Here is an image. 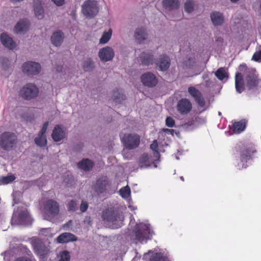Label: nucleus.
Segmentation results:
<instances>
[{
  "mask_svg": "<svg viewBox=\"0 0 261 261\" xmlns=\"http://www.w3.org/2000/svg\"><path fill=\"white\" fill-rule=\"evenodd\" d=\"M244 78V82H243L242 74L240 73L236 74L235 87L237 92L239 93L244 90L243 84L249 89H252L257 87L260 84V80L258 79L256 70L254 69H247Z\"/></svg>",
  "mask_w": 261,
  "mask_h": 261,
  "instance_id": "1",
  "label": "nucleus"
},
{
  "mask_svg": "<svg viewBox=\"0 0 261 261\" xmlns=\"http://www.w3.org/2000/svg\"><path fill=\"white\" fill-rule=\"evenodd\" d=\"M134 232L135 239L141 243L146 242L151 239L153 233L150 225L144 223L137 224Z\"/></svg>",
  "mask_w": 261,
  "mask_h": 261,
  "instance_id": "2",
  "label": "nucleus"
},
{
  "mask_svg": "<svg viewBox=\"0 0 261 261\" xmlns=\"http://www.w3.org/2000/svg\"><path fill=\"white\" fill-rule=\"evenodd\" d=\"M98 11V4L96 1L87 0L85 1L82 5V12L87 18L94 17Z\"/></svg>",
  "mask_w": 261,
  "mask_h": 261,
  "instance_id": "3",
  "label": "nucleus"
},
{
  "mask_svg": "<svg viewBox=\"0 0 261 261\" xmlns=\"http://www.w3.org/2000/svg\"><path fill=\"white\" fill-rule=\"evenodd\" d=\"M59 205L53 200L47 201L43 210V216L44 219L50 220L59 213Z\"/></svg>",
  "mask_w": 261,
  "mask_h": 261,
  "instance_id": "4",
  "label": "nucleus"
},
{
  "mask_svg": "<svg viewBox=\"0 0 261 261\" xmlns=\"http://www.w3.org/2000/svg\"><path fill=\"white\" fill-rule=\"evenodd\" d=\"M31 218L25 209L14 210L12 220V225H26L30 222Z\"/></svg>",
  "mask_w": 261,
  "mask_h": 261,
  "instance_id": "5",
  "label": "nucleus"
},
{
  "mask_svg": "<svg viewBox=\"0 0 261 261\" xmlns=\"http://www.w3.org/2000/svg\"><path fill=\"white\" fill-rule=\"evenodd\" d=\"M39 94L38 88L33 83L24 85L20 90L19 94L23 98L30 100L36 97Z\"/></svg>",
  "mask_w": 261,
  "mask_h": 261,
  "instance_id": "6",
  "label": "nucleus"
},
{
  "mask_svg": "<svg viewBox=\"0 0 261 261\" xmlns=\"http://www.w3.org/2000/svg\"><path fill=\"white\" fill-rule=\"evenodd\" d=\"M121 140L126 149H133L138 147L140 142V136L136 134H127L121 136Z\"/></svg>",
  "mask_w": 261,
  "mask_h": 261,
  "instance_id": "7",
  "label": "nucleus"
},
{
  "mask_svg": "<svg viewBox=\"0 0 261 261\" xmlns=\"http://www.w3.org/2000/svg\"><path fill=\"white\" fill-rule=\"evenodd\" d=\"M41 66L38 63L29 61L22 65V71L28 75L38 74L40 71Z\"/></svg>",
  "mask_w": 261,
  "mask_h": 261,
  "instance_id": "8",
  "label": "nucleus"
},
{
  "mask_svg": "<svg viewBox=\"0 0 261 261\" xmlns=\"http://www.w3.org/2000/svg\"><path fill=\"white\" fill-rule=\"evenodd\" d=\"M15 139V136L13 134L5 133L0 140L1 145L4 149L8 150L13 147Z\"/></svg>",
  "mask_w": 261,
  "mask_h": 261,
  "instance_id": "9",
  "label": "nucleus"
},
{
  "mask_svg": "<svg viewBox=\"0 0 261 261\" xmlns=\"http://www.w3.org/2000/svg\"><path fill=\"white\" fill-rule=\"evenodd\" d=\"M176 109L181 115H187L192 110V102L187 98H181L178 101Z\"/></svg>",
  "mask_w": 261,
  "mask_h": 261,
  "instance_id": "10",
  "label": "nucleus"
},
{
  "mask_svg": "<svg viewBox=\"0 0 261 261\" xmlns=\"http://www.w3.org/2000/svg\"><path fill=\"white\" fill-rule=\"evenodd\" d=\"M33 247L35 253L42 259L48 256L50 252L49 249L40 240L36 241L33 244Z\"/></svg>",
  "mask_w": 261,
  "mask_h": 261,
  "instance_id": "11",
  "label": "nucleus"
},
{
  "mask_svg": "<svg viewBox=\"0 0 261 261\" xmlns=\"http://www.w3.org/2000/svg\"><path fill=\"white\" fill-rule=\"evenodd\" d=\"M170 62L169 57L166 54H163L158 58L155 64L159 70L166 71L169 69Z\"/></svg>",
  "mask_w": 261,
  "mask_h": 261,
  "instance_id": "12",
  "label": "nucleus"
},
{
  "mask_svg": "<svg viewBox=\"0 0 261 261\" xmlns=\"http://www.w3.org/2000/svg\"><path fill=\"white\" fill-rule=\"evenodd\" d=\"M102 218L105 220L115 224H119L123 220V217L118 216L117 213L112 212L111 210H106L102 215Z\"/></svg>",
  "mask_w": 261,
  "mask_h": 261,
  "instance_id": "13",
  "label": "nucleus"
},
{
  "mask_svg": "<svg viewBox=\"0 0 261 261\" xmlns=\"http://www.w3.org/2000/svg\"><path fill=\"white\" fill-rule=\"evenodd\" d=\"M48 122L44 123L43 126L38 133V136L35 139V143L39 146H44L46 145V130L48 126Z\"/></svg>",
  "mask_w": 261,
  "mask_h": 261,
  "instance_id": "14",
  "label": "nucleus"
},
{
  "mask_svg": "<svg viewBox=\"0 0 261 261\" xmlns=\"http://www.w3.org/2000/svg\"><path fill=\"white\" fill-rule=\"evenodd\" d=\"M115 55L113 49L110 46H106L99 49L98 57L101 61L108 62L112 60Z\"/></svg>",
  "mask_w": 261,
  "mask_h": 261,
  "instance_id": "15",
  "label": "nucleus"
},
{
  "mask_svg": "<svg viewBox=\"0 0 261 261\" xmlns=\"http://www.w3.org/2000/svg\"><path fill=\"white\" fill-rule=\"evenodd\" d=\"M141 79L144 85L150 87L155 86L158 83V80L155 75L150 72L142 74Z\"/></svg>",
  "mask_w": 261,
  "mask_h": 261,
  "instance_id": "16",
  "label": "nucleus"
},
{
  "mask_svg": "<svg viewBox=\"0 0 261 261\" xmlns=\"http://www.w3.org/2000/svg\"><path fill=\"white\" fill-rule=\"evenodd\" d=\"M66 135V129L60 125H57L53 130L51 137L54 141L59 142L64 139Z\"/></svg>",
  "mask_w": 261,
  "mask_h": 261,
  "instance_id": "17",
  "label": "nucleus"
},
{
  "mask_svg": "<svg viewBox=\"0 0 261 261\" xmlns=\"http://www.w3.org/2000/svg\"><path fill=\"white\" fill-rule=\"evenodd\" d=\"M158 161V159L154 158L152 159L151 157L149 156L146 154H142L139 159V164L141 168H145L147 167H156L154 161Z\"/></svg>",
  "mask_w": 261,
  "mask_h": 261,
  "instance_id": "18",
  "label": "nucleus"
},
{
  "mask_svg": "<svg viewBox=\"0 0 261 261\" xmlns=\"http://www.w3.org/2000/svg\"><path fill=\"white\" fill-rule=\"evenodd\" d=\"M29 27L30 22L27 19H20L15 25L14 32L16 34H23L28 31Z\"/></svg>",
  "mask_w": 261,
  "mask_h": 261,
  "instance_id": "19",
  "label": "nucleus"
},
{
  "mask_svg": "<svg viewBox=\"0 0 261 261\" xmlns=\"http://www.w3.org/2000/svg\"><path fill=\"white\" fill-rule=\"evenodd\" d=\"M2 43L7 48L13 49L16 46V42L7 33H3L0 36Z\"/></svg>",
  "mask_w": 261,
  "mask_h": 261,
  "instance_id": "20",
  "label": "nucleus"
},
{
  "mask_svg": "<svg viewBox=\"0 0 261 261\" xmlns=\"http://www.w3.org/2000/svg\"><path fill=\"white\" fill-rule=\"evenodd\" d=\"M188 92L195 99V101L200 107H203L205 102L200 92L194 87H190L188 88Z\"/></svg>",
  "mask_w": 261,
  "mask_h": 261,
  "instance_id": "21",
  "label": "nucleus"
},
{
  "mask_svg": "<svg viewBox=\"0 0 261 261\" xmlns=\"http://www.w3.org/2000/svg\"><path fill=\"white\" fill-rule=\"evenodd\" d=\"M212 23L215 26L222 25L224 22V17L222 13L218 11H214L210 14Z\"/></svg>",
  "mask_w": 261,
  "mask_h": 261,
  "instance_id": "22",
  "label": "nucleus"
},
{
  "mask_svg": "<svg viewBox=\"0 0 261 261\" xmlns=\"http://www.w3.org/2000/svg\"><path fill=\"white\" fill-rule=\"evenodd\" d=\"M64 36L63 33L61 31L54 32L51 36L50 40L51 43L55 46H60L64 40Z\"/></svg>",
  "mask_w": 261,
  "mask_h": 261,
  "instance_id": "23",
  "label": "nucleus"
},
{
  "mask_svg": "<svg viewBox=\"0 0 261 261\" xmlns=\"http://www.w3.org/2000/svg\"><path fill=\"white\" fill-rule=\"evenodd\" d=\"M251 154V151L248 150H244L241 152L240 162L238 165L239 169L247 167V162L250 158Z\"/></svg>",
  "mask_w": 261,
  "mask_h": 261,
  "instance_id": "24",
  "label": "nucleus"
},
{
  "mask_svg": "<svg viewBox=\"0 0 261 261\" xmlns=\"http://www.w3.org/2000/svg\"><path fill=\"white\" fill-rule=\"evenodd\" d=\"M134 37L139 43H142L147 39L148 34L144 28H138L135 32Z\"/></svg>",
  "mask_w": 261,
  "mask_h": 261,
  "instance_id": "25",
  "label": "nucleus"
},
{
  "mask_svg": "<svg viewBox=\"0 0 261 261\" xmlns=\"http://www.w3.org/2000/svg\"><path fill=\"white\" fill-rule=\"evenodd\" d=\"M77 240L76 237L73 234L65 232L60 235L57 239L59 243H65L69 242L74 241Z\"/></svg>",
  "mask_w": 261,
  "mask_h": 261,
  "instance_id": "26",
  "label": "nucleus"
},
{
  "mask_svg": "<svg viewBox=\"0 0 261 261\" xmlns=\"http://www.w3.org/2000/svg\"><path fill=\"white\" fill-rule=\"evenodd\" d=\"M140 60L142 64L146 65H152L154 63V58L152 54L150 52H143L140 56Z\"/></svg>",
  "mask_w": 261,
  "mask_h": 261,
  "instance_id": "27",
  "label": "nucleus"
},
{
  "mask_svg": "<svg viewBox=\"0 0 261 261\" xmlns=\"http://www.w3.org/2000/svg\"><path fill=\"white\" fill-rule=\"evenodd\" d=\"M162 4L165 9L169 10H176L180 5L178 0H163Z\"/></svg>",
  "mask_w": 261,
  "mask_h": 261,
  "instance_id": "28",
  "label": "nucleus"
},
{
  "mask_svg": "<svg viewBox=\"0 0 261 261\" xmlns=\"http://www.w3.org/2000/svg\"><path fill=\"white\" fill-rule=\"evenodd\" d=\"M112 98L116 103H120L125 99V97L122 90L116 89L113 91Z\"/></svg>",
  "mask_w": 261,
  "mask_h": 261,
  "instance_id": "29",
  "label": "nucleus"
},
{
  "mask_svg": "<svg viewBox=\"0 0 261 261\" xmlns=\"http://www.w3.org/2000/svg\"><path fill=\"white\" fill-rule=\"evenodd\" d=\"M215 76L220 81L225 79L227 80L228 78V73L227 70L223 67L219 68L215 72Z\"/></svg>",
  "mask_w": 261,
  "mask_h": 261,
  "instance_id": "30",
  "label": "nucleus"
},
{
  "mask_svg": "<svg viewBox=\"0 0 261 261\" xmlns=\"http://www.w3.org/2000/svg\"><path fill=\"white\" fill-rule=\"evenodd\" d=\"M93 163L89 159H84L79 163L78 166L84 170H89L93 166Z\"/></svg>",
  "mask_w": 261,
  "mask_h": 261,
  "instance_id": "31",
  "label": "nucleus"
},
{
  "mask_svg": "<svg viewBox=\"0 0 261 261\" xmlns=\"http://www.w3.org/2000/svg\"><path fill=\"white\" fill-rule=\"evenodd\" d=\"M107 181L105 178L97 180L94 187L95 190L97 193H102L105 189Z\"/></svg>",
  "mask_w": 261,
  "mask_h": 261,
  "instance_id": "32",
  "label": "nucleus"
},
{
  "mask_svg": "<svg viewBox=\"0 0 261 261\" xmlns=\"http://www.w3.org/2000/svg\"><path fill=\"white\" fill-rule=\"evenodd\" d=\"M34 12L36 17L39 19H41L44 16V11L41 4L39 2H37L34 5Z\"/></svg>",
  "mask_w": 261,
  "mask_h": 261,
  "instance_id": "33",
  "label": "nucleus"
},
{
  "mask_svg": "<svg viewBox=\"0 0 261 261\" xmlns=\"http://www.w3.org/2000/svg\"><path fill=\"white\" fill-rule=\"evenodd\" d=\"M120 195L124 199L128 200L130 199L131 191L130 188L126 186L121 188L119 191Z\"/></svg>",
  "mask_w": 261,
  "mask_h": 261,
  "instance_id": "34",
  "label": "nucleus"
},
{
  "mask_svg": "<svg viewBox=\"0 0 261 261\" xmlns=\"http://www.w3.org/2000/svg\"><path fill=\"white\" fill-rule=\"evenodd\" d=\"M246 127V122L245 120L235 122L233 125V132L235 133L239 134L243 131Z\"/></svg>",
  "mask_w": 261,
  "mask_h": 261,
  "instance_id": "35",
  "label": "nucleus"
},
{
  "mask_svg": "<svg viewBox=\"0 0 261 261\" xmlns=\"http://www.w3.org/2000/svg\"><path fill=\"white\" fill-rule=\"evenodd\" d=\"M149 261H169L167 255L162 253H155L152 254Z\"/></svg>",
  "mask_w": 261,
  "mask_h": 261,
  "instance_id": "36",
  "label": "nucleus"
},
{
  "mask_svg": "<svg viewBox=\"0 0 261 261\" xmlns=\"http://www.w3.org/2000/svg\"><path fill=\"white\" fill-rule=\"evenodd\" d=\"M112 35V30L109 29L108 31L104 32L99 40V43L105 44L110 40Z\"/></svg>",
  "mask_w": 261,
  "mask_h": 261,
  "instance_id": "37",
  "label": "nucleus"
},
{
  "mask_svg": "<svg viewBox=\"0 0 261 261\" xmlns=\"http://www.w3.org/2000/svg\"><path fill=\"white\" fill-rule=\"evenodd\" d=\"M83 68L86 71H90L94 67V62L90 58L86 59L83 62Z\"/></svg>",
  "mask_w": 261,
  "mask_h": 261,
  "instance_id": "38",
  "label": "nucleus"
},
{
  "mask_svg": "<svg viewBox=\"0 0 261 261\" xmlns=\"http://www.w3.org/2000/svg\"><path fill=\"white\" fill-rule=\"evenodd\" d=\"M58 257L59 261H69L70 255L68 251L64 250L59 253Z\"/></svg>",
  "mask_w": 261,
  "mask_h": 261,
  "instance_id": "39",
  "label": "nucleus"
},
{
  "mask_svg": "<svg viewBox=\"0 0 261 261\" xmlns=\"http://www.w3.org/2000/svg\"><path fill=\"white\" fill-rule=\"evenodd\" d=\"M194 4L193 1L188 0L184 5L185 10L188 13L192 12L194 10Z\"/></svg>",
  "mask_w": 261,
  "mask_h": 261,
  "instance_id": "40",
  "label": "nucleus"
},
{
  "mask_svg": "<svg viewBox=\"0 0 261 261\" xmlns=\"http://www.w3.org/2000/svg\"><path fill=\"white\" fill-rule=\"evenodd\" d=\"M15 179V177L13 175H11L1 178L0 182L4 185H6L12 182Z\"/></svg>",
  "mask_w": 261,
  "mask_h": 261,
  "instance_id": "41",
  "label": "nucleus"
},
{
  "mask_svg": "<svg viewBox=\"0 0 261 261\" xmlns=\"http://www.w3.org/2000/svg\"><path fill=\"white\" fill-rule=\"evenodd\" d=\"M158 148V143L156 140H154L153 142L150 145V148L154 151L153 157L158 159V161H159V153L157 151L156 149Z\"/></svg>",
  "mask_w": 261,
  "mask_h": 261,
  "instance_id": "42",
  "label": "nucleus"
},
{
  "mask_svg": "<svg viewBox=\"0 0 261 261\" xmlns=\"http://www.w3.org/2000/svg\"><path fill=\"white\" fill-rule=\"evenodd\" d=\"M174 130L172 129L164 128L159 133V137H164L167 135L173 136Z\"/></svg>",
  "mask_w": 261,
  "mask_h": 261,
  "instance_id": "43",
  "label": "nucleus"
},
{
  "mask_svg": "<svg viewBox=\"0 0 261 261\" xmlns=\"http://www.w3.org/2000/svg\"><path fill=\"white\" fill-rule=\"evenodd\" d=\"M77 208V203L74 200H71L68 204V211L74 212L76 210Z\"/></svg>",
  "mask_w": 261,
  "mask_h": 261,
  "instance_id": "44",
  "label": "nucleus"
},
{
  "mask_svg": "<svg viewBox=\"0 0 261 261\" xmlns=\"http://www.w3.org/2000/svg\"><path fill=\"white\" fill-rule=\"evenodd\" d=\"M252 60L257 61L260 62L261 61V50L256 51L255 52L254 55L252 56Z\"/></svg>",
  "mask_w": 261,
  "mask_h": 261,
  "instance_id": "45",
  "label": "nucleus"
},
{
  "mask_svg": "<svg viewBox=\"0 0 261 261\" xmlns=\"http://www.w3.org/2000/svg\"><path fill=\"white\" fill-rule=\"evenodd\" d=\"M203 77L204 81L202 84L206 87H210L211 86L212 82L208 79L207 75H203Z\"/></svg>",
  "mask_w": 261,
  "mask_h": 261,
  "instance_id": "46",
  "label": "nucleus"
},
{
  "mask_svg": "<svg viewBox=\"0 0 261 261\" xmlns=\"http://www.w3.org/2000/svg\"><path fill=\"white\" fill-rule=\"evenodd\" d=\"M175 122L174 119L170 117H168L166 119V124L168 127H173L174 125Z\"/></svg>",
  "mask_w": 261,
  "mask_h": 261,
  "instance_id": "47",
  "label": "nucleus"
},
{
  "mask_svg": "<svg viewBox=\"0 0 261 261\" xmlns=\"http://www.w3.org/2000/svg\"><path fill=\"white\" fill-rule=\"evenodd\" d=\"M41 232L44 236L52 237V235L50 234L51 229L50 228H42L41 230Z\"/></svg>",
  "mask_w": 261,
  "mask_h": 261,
  "instance_id": "48",
  "label": "nucleus"
},
{
  "mask_svg": "<svg viewBox=\"0 0 261 261\" xmlns=\"http://www.w3.org/2000/svg\"><path fill=\"white\" fill-rule=\"evenodd\" d=\"M88 205L86 202L82 201L80 205V210L81 212H85L88 208Z\"/></svg>",
  "mask_w": 261,
  "mask_h": 261,
  "instance_id": "49",
  "label": "nucleus"
},
{
  "mask_svg": "<svg viewBox=\"0 0 261 261\" xmlns=\"http://www.w3.org/2000/svg\"><path fill=\"white\" fill-rule=\"evenodd\" d=\"M128 208L131 210V211H134V210H136L137 209V207L135 206H134L133 204H132V199H129L128 200Z\"/></svg>",
  "mask_w": 261,
  "mask_h": 261,
  "instance_id": "50",
  "label": "nucleus"
},
{
  "mask_svg": "<svg viewBox=\"0 0 261 261\" xmlns=\"http://www.w3.org/2000/svg\"><path fill=\"white\" fill-rule=\"evenodd\" d=\"M52 1L57 6H60L64 3V0H52Z\"/></svg>",
  "mask_w": 261,
  "mask_h": 261,
  "instance_id": "51",
  "label": "nucleus"
},
{
  "mask_svg": "<svg viewBox=\"0 0 261 261\" xmlns=\"http://www.w3.org/2000/svg\"><path fill=\"white\" fill-rule=\"evenodd\" d=\"M15 261H32L30 259L27 258H17Z\"/></svg>",
  "mask_w": 261,
  "mask_h": 261,
  "instance_id": "52",
  "label": "nucleus"
},
{
  "mask_svg": "<svg viewBox=\"0 0 261 261\" xmlns=\"http://www.w3.org/2000/svg\"><path fill=\"white\" fill-rule=\"evenodd\" d=\"M19 193H17V192H15L13 194V200L15 202V203H17V201L16 200V197H15V195H19Z\"/></svg>",
  "mask_w": 261,
  "mask_h": 261,
  "instance_id": "53",
  "label": "nucleus"
},
{
  "mask_svg": "<svg viewBox=\"0 0 261 261\" xmlns=\"http://www.w3.org/2000/svg\"><path fill=\"white\" fill-rule=\"evenodd\" d=\"M23 1V0H11V2H12L13 4H16Z\"/></svg>",
  "mask_w": 261,
  "mask_h": 261,
  "instance_id": "54",
  "label": "nucleus"
},
{
  "mask_svg": "<svg viewBox=\"0 0 261 261\" xmlns=\"http://www.w3.org/2000/svg\"><path fill=\"white\" fill-rule=\"evenodd\" d=\"M71 223H71V221H69V222H68L66 225H65L64 226V227H65L66 226H67V227H69V226H71Z\"/></svg>",
  "mask_w": 261,
  "mask_h": 261,
  "instance_id": "55",
  "label": "nucleus"
},
{
  "mask_svg": "<svg viewBox=\"0 0 261 261\" xmlns=\"http://www.w3.org/2000/svg\"><path fill=\"white\" fill-rule=\"evenodd\" d=\"M150 253V251H149V252H148V253H146V254H144V257L145 258H147V257H148V256H149V255Z\"/></svg>",
  "mask_w": 261,
  "mask_h": 261,
  "instance_id": "56",
  "label": "nucleus"
},
{
  "mask_svg": "<svg viewBox=\"0 0 261 261\" xmlns=\"http://www.w3.org/2000/svg\"><path fill=\"white\" fill-rule=\"evenodd\" d=\"M193 123H191V124H189L188 123H186L185 124V126H189V125H191L192 124H193Z\"/></svg>",
  "mask_w": 261,
  "mask_h": 261,
  "instance_id": "57",
  "label": "nucleus"
},
{
  "mask_svg": "<svg viewBox=\"0 0 261 261\" xmlns=\"http://www.w3.org/2000/svg\"><path fill=\"white\" fill-rule=\"evenodd\" d=\"M245 68V66H244L241 65V66H240V69H241V68Z\"/></svg>",
  "mask_w": 261,
  "mask_h": 261,
  "instance_id": "58",
  "label": "nucleus"
},
{
  "mask_svg": "<svg viewBox=\"0 0 261 261\" xmlns=\"http://www.w3.org/2000/svg\"><path fill=\"white\" fill-rule=\"evenodd\" d=\"M230 1H231L232 2L234 3V2H237L238 0H230Z\"/></svg>",
  "mask_w": 261,
  "mask_h": 261,
  "instance_id": "59",
  "label": "nucleus"
},
{
  "mask_svg": "<svg viewBox=\"0 0 261 261\" xmlns=\"http://www.w3.org/2000/svg\"><path fill=\"white\" fill-rule=\"evenodd\" d=\"M180 179H181V180L184 181V178L183 176H181L180 177Z\"/></svg>",
  "mask_w": 261,
  "mask_h": 261,
  "instance_id": "60",
  "label": "nucleus"
},
{
  "mask_svg": "<svg viewBox=\"0 0 261 261\" xmlns=\"http://www.w3.org/2000/svg\"><path fill=\"white\" fill-rule=\"evenodd\" d=\"M176 159L177 160H179V158H178V156H176Z\"/></svg>",
  "mask_w": 261,
  "mask_h": 261,
  "instance_id": "61",
  "label": "nucleus"
},
{
  "mask_svg": "<svg viewBox=\"0 0 261 261\" xmlns=\"http://www.w3.org/2000/svg\"><path fill=\"white\" fill-rule=\"evenodd\" d=\"M219 115H221V112H219Z\"/></svg>",
  "mask_w": 261,
  "mask_h": 261,
  "instance_id": "62",
  "label": "nucleus"
}]
</instances>
